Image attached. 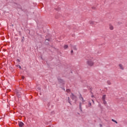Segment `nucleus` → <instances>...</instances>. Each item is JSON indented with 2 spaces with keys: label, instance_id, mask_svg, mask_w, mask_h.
<instances>
[{
  "label": "nucleus",
  "instance_id": "1",
  "mask_svg": "<svg viewBox=\"0 0 127 127\" xmlns=\"http://www.w3.org/2000/svg\"><path fill=\"white\" fill-rule=\"evenodd\" d=\"M86 64L88 66L92 67V66L94 65V62H93V61H92V60L88 59L86 61Z\"/></svg>",
  "mask_w": 127,
  "mask_h": 127
},
{
  "label": "nucleus",
  "instance_id": "2",
  "mask_svg": "<svg viewBox=\"0 0 127 127\" xmlns=\"http://www.w3.org/2000/svg\"><path fill=\"white\" fill-rule=\"evenodd\" d=\"M106 95H104L102 96V101H103V103L104 105H107V101H106Z\"/></svg>",
  "mask_w": 127,
  "mask_h": 127
},
{
  "label": "nucleus",
  "instance_id": "3",
  "mask_svg": "<svg viewBox=\"0 0 127 127\" xmlns=\"http://www.w3.org/2000/svg\"><path fill=\"white\" fill-rule=\"evenodd\" d=\"M120 69L121 70H125V67L124 66V65H123L122 64H120L118 65Z\"/></svg>",
  "mask_w": 127,
  "mask_h": 127
},
{
  "label": "nucleus",
  "instance_id": "4",
  "mask_svg": "<svg viewBox=\"0 0 127 127\" xmlns=\"http://www.w3.org/2000/svg\"><path fill=\"white\" fill-rule=\"evenodd\" d=\"M70 98L72 100H74V99H76V96L74 95L73 93H71V95H70Z\"/></svg>",
  "mask_w": 127,
  "mask_h": 127
},
{
  "label": "nucleus",
  "instance_id": "5",
  "mask_svg": "<svg viewBox=\"0 0 127 127\" xmlns=\"http://www.w3.org/2000/svg\"><path fill=\"white\" fill-rule=\"evenodd\" d=\"M23 126H24V124H23V123H22V122H20L19 123V126L20 127H23Z\"/></svg>",
  "mask_w": 127,
  "mask_h": 127
},
{
  "label": "nucleus",
  "instance_id": "6",
  "mask_svg": "<svg viewBox=\"0 0 127 127\" xmlns=\"http://www.w3.org/2000/svg\"><path fill=\"white\" fill-rule=\"evenodd\" d=\"M109 29H110V30H114V26L112 25H109Z\"/></svg>",
  "mask_w": 127,
  "mask_h": 127
},
{
  "label": "nucleus",
  "instance_id": "7",
  "mask_svg": "<svg viewBox=\"0 0 127 127\" xmlns=\"http://www.w3.org/2000/svg\"><path fill=\"white\" fill-rule=\"evenodd\" d=\"M107 83L108 85H112V82L110 80H107Z\"/></svg>",
  "mask_w": 127,
  "mask_h": 127
},
{
  "label": "nucleus",
  "instance_id": "8",
  "mask_svg": "<svg viewBox=\"0 0 127 127\" xmlns=\"http://www.w3.org/2000/svg\"><path fill=\"white\" fill-rule=\"evenodd\" d=\"M89 23H90V24H94V23H95V22H94L93 21L91 20V21H89Z\"/></svg>",
  "mask_w": 127,
  "mask_h": 127
},
{
  "label": "nucleus",
  "instance_id": "9",
  "mask_svg": "<svg viewBox=\"0 0 127 127\" xmlns=\"http://www.w3.org/2000/svg\"><path fill=\"white\" fill-rule=\"evenodd\" d=\"M64 49H67V48H68V45H65L64 46Z\"/></svg>",
  "mask_w": 127,
  "mask_h": 127
},
{
  "label": "nucleus",
  "instance_id": "10",
  "mask_svg": "<svg viewBox=\"0 0 127 127\" xmlns=\"http://www.w3.org/2000/svg\"><path fill=\"white\" fill-rule=\"evenodd\" d=\"M80 99L81 100V102H84V99L83 98V97H82V96L80 97Z\"/></svg>",
  "mask_w": 127,
  "mask_h": 127
},
{
  "label": "nucleus",
  "instance_id": "11",
  "mask_svg": "<svg viewBox=\"0 0 127 127\" xmlns=\"http://www.w3.org/2000/svg\"><path fill=\"white\" fill-rule=\"evenodd\" d=\"M72 49H73V50H77V48H76V46H75L72 47Z\"/></svg>",
  "mask_w": 127,
  "mask_h": 127
},
{
  "label": "nucleus",
  "instance_id": "12",
  "mask_svg": "<svg viewBox=\"0 0 127 127\" xmlns=\"http://www.w3.org/2000/svg\"><path fill=\"white\" fill-rule=\"evenodd\" d=\"M88 106L89 107V108H91V107L92 106V103H91V102H89Z\"/></svg>",
  "mask_w": 127,
  "mask_h": 127
},
{
  "label": "nucleus",
  "instance_id": "13",
  "mask_svg": "<svg viewBox=\"0 0 127 127\" xmlns=\"http://www.w3.org/2000/svg\"><path fill=\"white\" fill-rule=\"evenodd\" d=\"M67 101L69 103V104H71V102H70V98L68 97Z\"/></svg>",
  "mask_w": 127,
  "mask_h": 127
},
{
  "label": "nucleus",
  "instance_id": "14",
  "mask_svg": "<svg viewBox=\"0 0 127 127\" xmlns=\"http://www.w3.org/2000/svg\"><path fill=\"white\" fill-rule=\"evenodd\" d=\"M82 104L81 103H80L79 104V107H80V110L82 111V108H81V106Z\"/></svg>",
  "mask_w": 127,
  "mask_h": 127
},
{
  "label": "nucleus",
  "instance_id": "15",
  "mask_svg": "<svg viewBox=\"0 0 127 127\" xmlns=\"http://www.w3.org/2000/svg\"><path fill=\"white\" fill-rule=\"evenodd\" d=\"M113 122H114L115 123H116V124H118V122L115 120H114V119H112Z\"/></svg>",
  "mask_w": 127,
  "mask_h": 127
},
{
  "label": "nucleus",
  "instance_id": "16",
  "mask_svg": "<svg viewBox=\"0 0 127 127\" xmlns=\"http://www.w3.org/2000/svg\"><path fill=\"white\" fill-rule=\"evenodd\" d=\"M66 92H67V93H69V92H70V90L69 89H67Z\"/></svg>",
  "mask_w": 127,
  "mask_h": 127
},
{
  "label": "nucleus",
  "instance_id": "17",
  "mask_svg": "<svg viewBox=\"0 0 127 127\" xmlns=\"http://www.w3.org/2000/svg\"><path fill=\"white\" fill-rule=\"evenodd\" d=\"M22 79L23 80L24 79V76H22Z\"/></svg>",
  "mask_w": 127,
  "mask_h": 127
},
{
  "label": "nucleus",
  "instance_id": "18",
  "mask_svg": "<svg viewBox=\"0 0 127 127\" xmlns=\"http://www.w3.org/2000/svg\"><path fill=\"white\" fill-rule=\"evenodd\" d=\"M19 68L20 69H21V66L20 65H19Z\"/></svg>",
  "mask_w": 127,
  "mask_h": 127
},
{
  "label": "nucleus",
  "instance_id": "19",
  "mask_svg": "<svg viewBox=\"0 0 127 127\" xmlns=\"http://www.w3.org/2000/svg\"><path fill=\"white\" fill-rule=\"evenodd\" d=\"M92 101L93 102V104H95V102L94 101V100H92Z\"/></svg>",
  "mask_w": 127,
  "mask_h": 127
},
{
  "label": "nucleus",
  "instance_id": "20",
  "mask_svg": "<svg viewBox=\"0 0 127 127\" xmlns=\"http://www.w3.org/2000/svg\"><path fill=\"white\" fill-rule=\"evenodd\" d=\"M94 58H93V57L90 58V59H93Z\"/></svg>",
  "mask_w": 127,
  "mask_h": 127
},
{
  "label": "nucleus",
  "instance_id": "21",
  "mask_svg": "<svg viewBox=\"0 0 127 127\" xmlns=\"http://www.w3.org/2000/svg\"><path fill=\"white\" fill-rule=\"evenodd\" d=\"M71 53H73V50L71 51Z\"/></svg>",
  "mask_w": 127,
  "mask_h": 127
},
{
  "label": "nucleus",
  "instance_id": "22",
  "mask_svg": "<svg viewBox=\"0 0 127 127\" xmlns=\"http://www.w3.org/2000/svg\"><path fill=\"white\" fill-rule=\"evenodd\" d=\"M61 81H63V80H62V79H61Z\"/></svg>",
  "mask_w": 127,
  "mask_h": 127
}]
</instances>
